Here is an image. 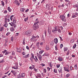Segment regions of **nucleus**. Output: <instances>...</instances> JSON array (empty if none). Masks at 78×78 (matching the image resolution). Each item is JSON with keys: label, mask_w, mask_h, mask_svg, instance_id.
I'll list each match as a JSON object with an SVG mask.
<instances>
[{"label": "nucleus", "mask_w": 78, "mask_h": 78, "mask_svg": "<svg viewBox=\"0 0 78 78\" xmlns=\"http://www.w3.org/2000/svg\"><path fill=\"white\" fill-rule=\"evenodd\" d=\"M56 31H58V33H61V29L58 28V27L55 26V27H54L53 30H52V32L53 33L55 34L56 33Z\"/></svg>", "instance_id": "obj_1"}, {"label": "nucleus", "mask_w": 78, "mask_h": 78, "mask_svg": "<svg viewBox=\"0 0 78 78\" xmlns=\"http://www.w3.org/2000/svg\"><path fill=\"white\" fill-rule=\"evenodd\" d=\"M33 27L34 30H36L39 28V25L36 23H34Z\"/></svg>", "instance_id": "obj_2"}, {"label": "nucleus", "mask_w": 78, "mask_h": 78, "mask_svg": "<svg viewBox=\"0 0 78 78\" xmlns=\"http://www.w3.org/2000/svg\"><path fill=\"white\" fill-rule=\"evenodd\" d=\"M60 17L61 19H62V20L63 21V22H66V16L64 15H60Z\"/></svg>", "instance_id": "obj_3"}, {"label": "nucleus", "mask_w": 78, "mask_h": 78, "mask_svg": "<svg viewBox=\"0 0 78 78\" xmlns=\"http://www.w3.org/2000/svg\"><path fill=\"white\" fill-rule=\"evenodd\" d=\"M24 34L25 35H27V34L29 36H31V32H30L29 31H25L24 32Z\"/></svg>", "instance_id": "obj_4"}, {"label": "nucleus", "mask_w": 78, "mask_h": 78, "mask_svg": "<svg viewBox=\"0 0 78 78\" xmlns=\"http://www.w3.org/2000/svg\"><path fill=\"white\" fill-rule=\"evenodd\" d=\"M36 37H37V38H39V36L37 35V34H35L32 35V39H34V38H36Z\"/></svg>", "instance_id": "obj_5"}, {"label": "nucleus", "mask_w": 78, "mask_h": 78, "mask_svg": "<svg viewBox=\"0 0 78 78\" xmlns=\"http://www.w3.org/2000/svg\"><path fill=\"white\" fill-rule=\"evenodd\" d=\"M13 3L14 4H16V5L18 6H19V5H20V3H19V1L17 0L14 1L13 2Z\"/></svg>", "instance_id": "obj_6"}, {"label": "nucleus", "mask_w": 78, "mask_h": 78, "mask_svg": "<svg viewBox=\"0 0 78 78\" xmlns=\"http://www.w3.org/2000/svg\"><path fill=\"white\" fill-rule=\"evenodd\" d=\"M63 60H64V58L62 57H58V61L62 62Z\"/></svg>", "instance_id": "obj_7"}, {"label": "nucleus", "mask_w": 78, "mask_h": 78, "mask_svg": "<svg viewBox=\"0 0 78 78\" xmlns=\"http://www.w3.org/2000/svg\"><path fill=\"white\" fill-rule=\"evenodd\" d=\"M48 31L49 33V34H51V27L50 26H49L48 27Z\"/></svg>", "instance_id": "obj_8"}, {"label": "nucleus", "mask_w": 78, "mask_h": 78, "mask_svg": "<svg viewBox=\"0 0 78 78\" xmlns=\"http://www.w3.org/2000/svg\"><path fill=\"white\" fill-rule=\"evenodd\" d=\"M65 71L69 72V67H64Z\"/></svg>", "instance_id": "obj_9"}, {"label": "nucleus", "mask_w": 78, "mask_h": 78, "mask_svg": "<svg viewBox=\"0 0 78 78\" xmlns=\"http://www.w3.org/2000/svg\"><path fill=\"white\" fill-rule=\"evenodd\" d=\"M54 40L55 44H57L58 43V39H57V38H55L54 39Z\"/></svg>", "instance_id": "obj_10"}, {"label": "nucleus", "mask_w": 78, "mask_h": 78, "mask_svg": "<svg viewBox=\"0 0 78 78\" xmlns=\"http://www.w3.org/2000/svg\"><path fill=\"white\" fill-rule=\"evenodd\" d=\"M44 24V21H41L39 23V25H42L43 24Z\"/></svg>", "instance_id": "obj_11"}, {"label": "nucleus", "mask_w": 78, "mask_h": 78, "mask_svg": "<svg viewBox=\"0 0 78 78\" xmlns=\"http://www.w3.org/2000/svg\"><path fill=\"white\" fill-rule=\"evenodd\" d=\"M74 70H77V69H78V67H77V65L76 64L74 65V67L73 68Z\"/></svg>", "instance_id": "obj_12"}, {"label": "nucleus", "mask_w": 78, "mask_h": 78, "mask_svg": "<svg viewBox=\"0 0 78 78\" xmlns=\"http://www.w3.org/2000/svg\"><path fill=\"white\" fill-rule=\"evenodd\" d=\"M18 66L17 65V66H13L12 67V69H16L17 70V69H18Z\"/></svg>", "instance_id": "obj_13"}, {"label": "nucleus", "mask_w": 78, "mask_h": 78, "mask_svg": "<svg viewBox=\"0 0 78 78\" xmlns=\"http://www.w3.org/2000/svg\"><path fill=\"white\" fill-rule=\"evenodd\" d=\"M34 55L32 54L31 57L30 58V59L31 61H33V59H34Z\"/></svg>", "instance_id": "obj_14"}, {"label": "nucleus", "mask_w": 78, "mask_h": 78, "mask_svg": "<svg viewBox=\"0 0 78 78\" xmlns=\"http://www.w3.org/2000/svg\"><path fill=\"white\" fill-rule=\"evenodd\" d=\"M4 30V27H0V31L2 32V31H3Z\"/></svg>", "instance_id": "obj_15"}, {"label": "nucleus", "mask_w": 78, "mask_h": 78, "mask_svg": "<svg viewBox=\"0 0 78 78\" xmlns=\"http://www.w3.org/2000/svg\"><path fill=\"white\" fill-rule=\"evenodd\" d=\"M36 78H41V75L40 74H39L37 75V76H36Z\"/></svg>", "instance_id": "obj_16"}, {"label": "nucleus", "mask_w": 78, "mask_h": 78, "mask_svg": "<svg viewBox=\"0 0 78 78\" xmlns=\"http://www.w3.org/2000/svg\"><path fill=\"white\" fill-rule=\"evenodd\" d=\"M59 73H62V67H61V68H59L58 70Z\"/></svg>", "instance_id": "obj_17"}, {"label": "nucleus", "mask_w": 78, "mask_h": 78, "mask_svg": "<svg viewBox=\"0 0 78 78\" xmlns=\"http://www.w3.org/2000/svg\"><path fill=\"white\" fill-rule=\"evenodd\" d=\"M16 71H12V70L11 71V73L12 74V75H16Z\"/></svg>", "instance_id": "obj_18"}, {"label": "nucleus", "mask_w": 78, "mask_h": 78, "mask_svg": "<svg viewBox=\"0 0 78 78\" xmlns=\"http://www.w3.org/2000/svg\"><path fill=\"white\" fill-rule=\"evenodd\" d=\"M38 58L40 61H42V56H41V55H39V56H38Z\"/></svg>", "instance_id": "obj_19"}, {"label": "nucleus", "mask_w": 78, "mask_h": 78, "mask_svg": "<svg viewBox=\"0 0 78 78\" xmlns=\"http://www.w3.org/2000/svg\"><path fill=\"white\" fill-rule=\"evenodd\" d=\"M46 8L50 10V5L49 4H48L46 5Z\"/></svg>", "instance_id": "obj_20"}, {"label": "nucleus", "mask_w": 78, "mask_h": 78, "mask_svg": "<svg viewBox=\"0 0 78 78\" xmlns=\"http://www.w3.org/2000/svg\"><path fill=\"white\" fill-rule=\"evenodd\" d=\"M29 55H30V54H28L27 55H26L25 56H23V57L24 58H28V57H29Z\"/></svg>", "instance_id": "obj_21"}, {"label": "nucleus", "mask_w": 78, "mask_h": 78, "mask_svg": "<svg viewBox=\"0 0 78 78\" xmlns=\"http://www.w3.org/2000/svg\"><path fill=\"white\" fill-rule=\"evenodd\" d=\"M22 77V75H21V74H19L17 76V78H21Z\"/></svg>", "instance_id": "obj_22"}, {"label": "nucleus", "mask_w": 78, "mask_h": 78, "mask_svg": "<svg viewBox=\"0 0 78 78\" xmlns=\"http://www.w3.org/2000/svg\"><path fill=\"white\" fill-rule=\"evenodd\" d=\"M25 8H21L20 9V11L22 12H24L25 11Z\"/></svg>", "instance_id": "obj_23"}, {"label": "nucleus", "mask_w": 78, "mask_h": 78, "mask_svg": "<svg viewBox=\"0 0 78 78\" xmlns=\"http://www.w3.org/2000/svg\"><path fill=\"white\" fill-rule=\"evenodd\" d=\"M35 58H34V59L35 60V62H37L38 61V59H37V57L36 56H35Z\"/></svg>", "instance_id": "obj_24"}, {"label": "nucleus", "mask_w": 78, "mask_h": 78, "mask_svg": "<svg viewBox=\"0 0 78 78\" xmlns=\"http://www.w3.org/2000/svg\"><path fill=\"white\" fill-rule=\"evenodd\" d=\"M13 22L14 23H16V18L15 17H14V18L13 20Z\"/></svg>", "instance_id": "obj_25"}, {"label": "nucleus", "mask_w": 78, "mask_h": 78, "mask_svg": "<svg viewBox=\"0 0 78 78\" xmlns=\"http://www.w3.org/2000/svg\"><path fill=\"white\" fill-rule=\"evenodd\" d=\"M39 23V21H38V19H37L35 21V23H36L37 24Z\"/></svg>", "instance_id": "obj_26"}, {"label": "nucleus", "mask_w": 78, "mask_h": 78, "mask_svg": "<svg viewBox=\"0 0 78 78\" xmlns=\"http://www.w3.org/2000/svg\"><path fill=\"white\" fill-rule=\"evenodd\" d=\"M10 30V31L12 32L13 31H14V27H11Z\"/></svg>", "instance_id": "obj_27"}, {"label": "nucleus", "mask_w": 78, "mask_h": 78, "mask_svg": "<svg viewBox=\"0 0 78 78\" xmlns=\"http://www.w3.org/2000/svg\"><path fill=\"white\" fill-rule=\"evenodd\" d=\"M17 51L18 52H20V51H21V48H18L17 49Z\"/></svg>", "instance_id": "obj_28"}, {"label": "nucleus", "mask_w": 78, "mask_h": 78, "mask_svg": "<svg viewBox=\"0 0 78 78\" xmlns=\"http://www.w3.org/2000/svg\"><path fill=\"white\" fill-rule=\"evenodd\" d=\"M21 74L23 78V77H25V73H22V74Z\"/></svg>", "instance_id": "obj_29"}, {"label": "nucleus", "mask_w": 78, "mask_h": 78, "mask_svg": "<svg viewBox=\"0 0 78 78\" xmlns=\"http://www.w3.org/2000/svg\"><path fill=\"white\" fill-rule=\"evenodd\" d=\"M74 8H78V4H76L73 5Z\"/></svg>", "instance_id": "obj_30"}, {"label": "nucleus", "mask_w": 78, "mask_h": 78, "mask_svg": "<svg viewBox=\"0 0 78 78\" xmlns=\"http://www.w3.org/2000/svg\"><path fill=\"white\" fill-rule=\"evenodd\" d=\"M63 50L64 51H67V50H68V48L64 47L63 48Z\"/></svg>", "instance_id": "obj_31"}, {"label": "nucleus", "mask_w": 78, "mask_h": 78, "mask_svg": "<svg viewBox=\"0 0 78 78\" xmlns=\"http://www.w3.org/2000/svg\"><path fill=\"white\" fill-rule=\"evenodd\" d=\"M8 10L9 12H11V9L10 8V7H8Z\"/></svg>", "instance_id": "obj_32"}, {"label": "nucleus", "mask_w": 78, "mask_h": 78, "mask_svg": "<svg viewBox=\"0 0 78 78\" xmlns=\"http://www.w3.org/2000/svg\"><path fill=\"white\" fill-rule=\"evenodd\" d=\"M28 17L27 16L24 19V21L25 22H27V21H28Z\"/></svg>", "instance_id": "obj_33"}, {"label": "nucleus", "mask_w": 78, "mask_h": 78, "mask_svg": "<svg viewBox=\"0 0 78 78\" xmlns=\"http://www.w3.org/2000/svg\"><path fill=\"white\" fill-rule=\"evenodd\" d=\"M43 72L44 73H47V69H43Z\"/></svg>", "instance_id": "obj_34"}, {"label": "nucleus", "mask_w": 78, "mask_h": 78, "mask_svg": "<svg viewBox=\"0 0 78 78\" xmlns=\"http://www.w3.org/2000/svg\"><path fill=\"white\" fill-rule=\"evenodd\" d=\"M70 74L69 73H68L66 74V77H67V78H69V77L70 76Z\"/></svg>", "instance_id": "obj_35"}, {"label": "nucleus", "mask_w": 78, "mask_h": 78, "mask_svg": "<svg viewBox=\"0 0 78 78\" xmlns=\"http://www.w3.org/2000/svg\"><path fill=\"white\" fill-rule=\"evenodd\" d=\"M12 17H14V15H12L11 16H10V20H12Z\"/></svg>", "instance_id": "obj_36"}, {"label": "nucleus", "mask_w": 78, "mask_h": 78, "mask_svg": "<svg viewBox=\"0 0 78 78\" xmlns=\"http://www.w3.org/2000/svg\"><path fill=\"white\" fill-rule=\"evenodd\" d=\"M76 44H75L73 46V48H76Z\"/></svg>", "instance_id": "obj_37"}, {"label": "nucleus", "mask_w": 78, "mask_h": 78, "mask_svg": "<svg viewBox=\"0 0 78 78\" xmlns=\"http://www.w3.org/2000/svg\"><path fill=\"white\" fill-rule=\"evenodd\" d=\"M5 62V60L2 59L1 61H0V64H1V63H3V62Z\"/></svg>", "instance_id": "obj_38"}, {"label": "nucleus", "mask_w": 78, "mask_h": 78, "mask_svg": "<svg viewBox=\"0 0 78 78\" xmlns=\"http://www.w3.org/2000/svg\"><path fill=\"white\" fill-rule=\"evenodd\" d=\"M9 53H11V52H9V51H7L5 52V55H8V54H9Z\"/></svg>", "instance_id": "obj_39"}, {"label": "nucleus", "mask_w": 78, "mask_h": 78, "mask_svg": "<svg viewBox=\"0 0 78 78\" xmlns=\"http://www.w3.org/2000/svg\"><path fill=\"white\" fill-rule=\"evenodd\" d=\"M54 73H57V70L56 69H54Z\"/></svg>", "instance_id": "obj_40"}, {"label": "nucleus", "mask_w": 78, "mask_h": 78, "mask_svg": "<svg viewBox=\"0 0 78 78\" xmlns=\"http://www.w3.org/2000/svg\"><path fill=\"white\" fill-rule=\"evenodd\" d=\"M12 58H13V57L11 55L9 57V59H12Z\"/></svg>", "instance_id": "obj_41"}, {"label": "nucleus", "mask_w": 78, "mask_h": 78, "mask_svg": "<svg viewBox=\"0 0 78 78\" xmlns=\"http://www.w3.org/2000/svg\"><path fill=\"white\" fill-rule=\"evenodd\" d=\"M11 41H12V42L13 41H14V37H11Z\"/></svg>", "instance_id": "obj_42"}, {"label": "nucleus", "mask_w": 78, "mask_h": 78, "mask_svg": "<svg viewBox=\"0 0 78 78\" xmlns=\"http://www.w3.org/2000/svg\"><path fill=\"white\" fill-rule=\"evenodd\" d=\"M70 42L71 43H73L74 42V40L73 39L71 40L70 41Z\"/></svg>", "instance_id": "obj_43"}, {"label": "nucleus", "mask_w": 78, "mask_h": 78, "mask_svg": "<svg viewBox=\"0 0 78 78\" xmlns=\"http://www.w3.org/2000/svg\"><path fill=\"white\" fill-rule=\"evenodd\" d=\"M47 69L48 70V71H50V69H51V68H49V67H47Z\"/></svg>", "instance_id": "obj_44"}, {"label": "nucleus", "mask_w": 78, "mask_h": 78, "mask_svg": "<svg viewBox=\"0 0 78 78\" xmlns=\"http://www.w3.org/2000/svg\"><path fill=\"white\" fill-rule=\"evenodd\" d=\"M12 55H15V52H14L13 51H12Z\"/></svg>", "instance_id": "obj_45"}, {"label": "nucleus", "mask_w": 78, "mask_h": 78, "mask_svg": "<svg viewBox=\"0 0 78 78\" xmlns=\"http://www.w3.org/2000/svg\"><path fill=\"white\" fill-rule=\"evenodd\" d=\"M49 66L51 67H52V66H53V64H51V63H50Z\"/></svg>", "instance_id": "obj_46"}, {"label": "nucleus", "mask_w": 78, "mask_h": 78, "mask_svg": "<svg viewBox=\"0 0 78 78\" xmlns=\"http://www.w3.org/2000/svg\"><path fill=\"white\" fill-rule=\"evenodd\" d=\"M72 18H74V17H76V15H73V16H72Z\"/></svg>", "instance_id": "obj_47"}, {"label": "nucleus", "mask_w": 78, "mask_h": 78, "mask_svg": "<svg viewBox=\"0 0 78 78\" xmlns=\"http://www.w3.org/2000/svg\"><path fill=\"white\" fill-rule=\"evenodd\" d=\"M2 6H4L5 5V4H4V2H3V1H2Z\"/></svg>", "instance_id": "obj_48"}, {"label": "nucleus", "mask_w": 78, "mask_h": 78, "mask_svg": "<svg viewBox=\"0 0 78 78\" xmlns=\"http://www.w3.org/2000/svg\"><path fill=\"white\" fill-rule=\"evenodd\" d=\"M57 68H59V67H60V65L59 64H57Z\"/></svg>", "instance_id": "obj_49"}, {"label": "nucleus", "mask_w": 78, "mask_h": 78, "mask_svg": "<svg viewBox=\"0 0 78 78\" xmlns=\"http://www.w3.org/2000/svg\"><path fill=\"white\" fill-rule=\"evenodd\" d=\"M5 23H7V18H5Z\"/></svg>", "instance_id": "obj_50"}, {"label": "nucleus", "mask_w": 78, "mask_h": 78, "mask_svg": "<svg viewBox=\"0 0 78 78\" xmlns=\"http://www.w3.org/2000/svg\"><path fill=\"white\" fill-rule=\"evenodd\" d=\"M46 50H49V48L48 47V46H46Z\"/></svg>", "instance_id": "obj_51"}, {"label": "nucleus", "mask_w": 78, "mask_h": 78, "mask_svg": "<svg viewBox=\"0 0 78 78\" xmlns=\"http://www.w3.org/2000/svg\"><path fill=\"white\" fill-rule=\"evenodd\" d=\"M62 47H63V44H61L60 46V47L61 48H62Z\"/></svg>", "instance_id": "obj_52"}, {"label": "nucleus", "mask_w": 78, "mask_h": 78, "mask_svg": "<svg viewBox=\"0 0 78 78\" xmlns=\"http://www.w3.org/2000/svg\"><path fill=\"white\" fill-rule=\"evenodd\" d=\"M13 26L14 27V28H16V24L15 23H14L13 24Z\"/></svg>", "instance_id": "obj_53"}, {"label": "nucleus", "mask_w": 78, "mask_h": 78, "mask_svg": "<svg viewBox=\"0 0 78 78\" xmlns=\"http://www.w3.org/2000/svg\"><path fill=\"white\" fill-rule=\"evenodd\" d=\"M23 44L24 45H25V39H23Z\"/></svg>", "instance_id": "obj_54"}, {"label": "nucleus", "mask_w": 78, "mask_h": 78, "mask_svg": "<svg viewBox=\"0 0 78 78\" xmlns=\"http://www.w3.org/2000/svg\"><path fill=\"white\" fill-rule=\"evenodd\" d=\"M73 67H72V66H71L70 67V70H73Z\"/></svg>", "instance_id": "obj_55"}, {"label": "nucleus", "mask_w": 78, "mask_h": 78, "mask_svg": "<svg viewBox=\"0 0 78 78\" xmlns=\"http://www.w3.org/2000/svg\"><path fill=\"white\" fill-rule=\"evenodd\" d=\"M7 12H8L7 11V10H5L4 11V13L5 14H6V13H7Z\"/></svg>", "instance_id": "obj_56"}, {"label": "nucleus", "mask_w": 78, "mask_h": 78, "mask_svg": "<svg viewBox=\"0 0 78 78\" xmlns=\"http://www.w3.org/2000/svg\"><path fill=\"white\" fill-rule=\"evenodd\" d=\"M34 70L35 72H37V69H36V68H34Z\"/></svg>", "instance_id": "obj_57"}, {"label": "nucleus", "mask_w": 78, "mask_h": 78, "mask_svg": "<svg viewBox=\"0 0 78 78\" xmlns=\"http://www.w3.org/2000/svg\"><path fill=\"white\" fill-rule=\"evenodd\" d=\"M6 75H4L2 77V78H6Z\"/></svg>", "instance_id": "obj_58"}, {"label": "nucleus", "mask_w": 78, "mask_h": 78, "mask_svg": "<svg viewBox=\"0 0 78 78\" xmlns=\"http://www.w3.org/2000/svg\"><path fill=\"white\" fill-rule=\"evenodd\" d=\"M39 42H37L36 44L37 45V46H39Z\"/></svg>", "instance_id": "obj_59"}, {"label": "nucleus", "mask_w": 78, "mask_h": 78, "mask_svg": "<svg viewBox=\"0 0 78 78\" xmlns=\"http://www.w3.org/2000/svg\"><path fill=\"white\" fill-rule=\"evenodd\" d=\"M41 74L43 76H45V74H44V73H42Z\"/></svg>", "instance_id": "obj_60"}, {"label": "nucleus", "mask_w": 78, "mask_h": 78, "mask_svg": "<svg viewBox=\"0 0 78 78\" xmlns=\"http://www.w3.org/2000/svg\"><path fill=\"white\" fill-rule=\"evenodd\" d=\"M70 53H69V51H68V52L66 53V55L67 56V55H69Z\"/></svg>", "instance_id": "obj_61"}, {"label": "nucleus", "mask_w": 78, "mask_h": 78, "mask_svg": "<svg viewBox=\"0 0 78 78\" xmlns=\"http://www.w3.org/2000/svg\"><path fill=\"white\" fill-rule=\"evenodd\" d=\"M7 51L6 50H5L4 51H2L3 53H5Z\"/></svg>", "instance_id": "obj_62"}, {"label": "nucleus", "mask_w": 78, "mask_h": 78, "mask_svg": "<svg viewBox=\"0 0 78 78\" xmlns=\"http://www.w3.org/2000/svg\"><path fill=\"white\" fill-rule=\"evenodd\" d=\"M3 55L2 54H0V58L1 57H3Z\"/></svg>", "instance_id": "obj_63"}, {"label": "nucleus", "mask_w": 78, "mask_h": 78, "mask_svg": "<svg viewBox=\"0 0 78 78\" xmlns=\"http://www.w3.org/2000/svg\"><path fill=\"white\" fill-rule=\"evenodd\" d=\"M69 36H71V35H72V33H71V32H69Z\"/></svg>", "instance_id": "obj_64"}]
</instances>
